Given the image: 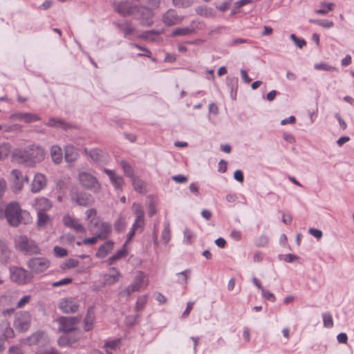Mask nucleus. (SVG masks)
<instances>
[{
  "mask_svg": "<svg viewBox=\"0 0 354 354\" xmlns=\"http://www.w3.org/2000/svg\"><path fill=\"white\" fill-rule=\"evenodd\" d=\"M46 155V150L42 146L37 144H32L24 149L19 151L16 153L15 157L19 163L32 168L37 164L43 162Z\"/></svg>",
  "mask_w": 354,
  "mask_h": 354,
  "instance_id": "nucleus-1",
  "label": "nucleus"
},
{
  "mask_svg": "<svg viewBox=\"0 0 354 354\" xmlns=\"http://www.w3.org/2000/svg\"><path fill=\"white\" fill-rule=\"evenodd\" d=\"M5 216L8 223L12 227H17L19 224H28L31 222L30 214L20 209L16 202L9 203L5 210Z\"/></svg>",
  "mask_w": 354,
  "mask_h": 354,
  "instance_id": "nucleus-2",
  "label": "nucleus"
},
{
  "mask_svg": "<svg viewBox=\"0 0 354 354\" xmlns=\"http://www.w3.org/2000/svg\"><path fill=\"white\" fill-rule=\"evenodd\" d=\"M147 281L148 279L146 274L142 272H139L134 277L133 282L120 292V296L127 297L134 292H138L145 289L147 286Z\"/></svg>",
  "mask_w": 354,
  "mask_h": 354,
  "instance_id": "nucleus-3",
  "label": "nucleus"
},
{
  "mask_svg": "<svg viewBox=\"0 0 354 354\" xmlns=\"http://www.w3.org/2000/svg\"><path fill=\"white\" fill-rule=\"evenodd\" d=\"M90 231L100 239H106L111 232V226L109 223L103 222L100 218H93L88 225Z\"/></svg>",
  "mask_w": 354,
  "mask_h": 354,
  "instance_id": "nucleus-4",
  "label": "nucleus"
},
{
  "mask_svg": "<svg viewBox=\"0 0 354 354\" xmlns=\"http://www.w3.org/2000/svg\"><path fill=\"white\" fill-rule=\"evenodd\" d=\"M17 248L21 251L26 252L30 254H39L40 248L33 241L25 235H20L15 238Z\"/></svg>",
  "mask_w": 354,
  "mask_h": 354,
  "instance_id": "nucleus-5",
  "label": "nucleus"
},
{
  "mask_svg": "<svg viewBox=\"0 0 354 354\" xmlns=\"http://www.w3.org/2000/svg\"><path fill=\"white\" fill-rule=\"evenodd\" d=\"M133 15L140 20V24L143 26H149L152 24L153 12L149 7L135 5Z\"/></svg>",
  "mask_w": 354,
  "mask_h": 354,
  "instance_id": "nucleus-6",
  "label": "nucleus"
},
{
  "mask_svg": "<svg viewBox=\"0 0 354 354\" xmlns=\"http://www.w3.org/2000/svg\"><path fill=\"white\" fill-rule=\"evenodd\" d=\"M50 261L45 257H34L28 261V266L35 274L46 271L50 266Z\"/></svg>",
  "mask_w": 354,
  "mask_h": 354,
  "instance_id": "nucleus-7",
  "label": "nucleus"
},
{
  "mask_svg": "<svg viewBox=\"0 0 354 354\" xmlns=\"http://www.w3.org/2000/svg\"><path fill=\"white\" fill-rule=\"evenodd\" d=\"M79 180L83 187L94 192H97L100 189V185L96 178L87 172H80Z\"/></svg>",
  "mask_w": 354,
  "mask_h": 354,
  "instance_id": "nucleus-8",
  "label": "nucleus"
},
{
  "mask_svg": "<svg viewBox=\"0 0 354 354\" xmlns=\"http://www.w3.org/2000/svg\"><path fill=\"white\" fill-rule=\"evenodd\" d=\"M10 274L11 280L19 284H26L31 279L27 270L19 267H11L10 268Z\"/></svg>",
  "mask_w": 354,
  "mask_h": 354,
  "instance_id": "nucleus-9",
  "label": "nucleus"
},
{
  "mask_svg": "<svg viewBox=\"0 0 354 354\" xmlns=\"http://www.w3.org/2000/svg\"><path fill=\"white\" fill-rule=\"evenodd\" d=\"M31 322V316L27 311H21L17 314L14 322L15 328L19 331L27 330Z\"/></svg>",
  "mask_w": 354,
  "mask_h": 354,
  "instance_id": "nucleus-10",
  "label": "nucleus"
},
{
  "mask_svg": "<svg viewBox=\"0 0 354 354\" xmlns=\"http://www.w3.org/2000/svg\"><path fill=\"white\" fill-rule=\"evenodd\" d=\"M79 322L80 318L75 317H60L57 319V322L59 324V330L64 333L73 330Z\"/></svg>",
  "mask_w": 354,
  "mask_h": 354,
  "instance_id": "nucleus-11",
  "label": "nucleus"
},
{
  "mask_svg": "<svg viewBox=\"0 0 354 354\" xmlns=\"http://www.w3.org/2000/svg\"><path fill=\"white\" fill-rule=\"evenodd\" d=\"M58 307L64 313H75L78 311L80 304L76 299L68 297L62 299L59 301Z\"/></svg>",
  "mask_w": 354,
  "mask_h": 354,
  "instance_id": "nucleus-12",
  "label": "nucleus"
},
{
  "mask_svg": "<svg viewBox=\"0 0 354 354\" xmlns=\"http://www.w3.org/2000/svg\"><path fill=\"white\" fill-rule=\"evenodd\" d=\"M47 185V179L44 174L37 173L30 185V192L34 194L39 193Z\"/></svg>",
  "mask_w": 354,
  "mask_h": 354,
  "instance_id": "nucleus-13",
  "label": "nucleus"
},
{
  "mask_svg": "<svg viewBox=\"0 0 354 354\" xmlns=\"http://www.w3.org/2000/svg\"><path fill=\"white\" fill-rule=\"evenodd\" d=\"M183 19V17L179 16L175 10L169 9L162 15V21L165 26H171L180 24Z\"/></svg>",
  "mask_w": 354,
  "mask_h": 354,
  "instance_id": "nucleus-14",
  "label": "nucleus"
},
{
  "mask_svg": "<svg viewBox=\"0 0 354 354\" xmlns=\"http://www.w3.org/2000/svg\"><path fill=\"white\" fill-rule=\"evenodd\" d=\"M134 6L128 1H120L114 3V8L120 15L126 17L133 15Z\"/></svg>",
  "mask_w": 354,
  "mask_h": 354,
  "instance_id": "nucleus-15",
  "label": "nucleus"
},
{
  "mask_svg": "<svg viewBox=\"0 0 354 354\" xmlns=\"http://www.w3.org/2000/svg\"><path fill=\"white\" fill-rule=\"evenodd\" d=\"M10 118L12 120L24 121L26 123L40 120L38 115L30 113H15L10 115Z\"/></svg>",
  "mask_w": 354,
  "mask_h": 354,
  "instance_id": "nucleus-16",
  "label": "nucleus"
},
{
  "mask_svg": "<svg viewBox=\"0 0 354 354\" xmlns=\"http://www.w3.org/2000/svg\"><path fill=\"white\" fill-rule=\"evenodd\" d=\"M62 221L65 226L71 228L77 232H85L84 227L74 217L71 216L70 215H65L63 217Z\"/></svg>",
  "mask_w": 354,
  "mask_h": 354,
  "instance_id": "nucleus-17",
  "label": "nucleus"
},
{
  "mask_svg": "<svg viewBox=\"0 0 354 354\" xmlns=\"http://www.w3.org/2000/svg\"><path fill=\"white\" fill-rule=\"evenodd\" d=\"M46 202L45 209H39L37 212V226L40 228H44L50 221L49 216L46 214V209H48L52 207L49 201H44Z\"/></svg>",
  "mask_w": 354,
  "mask_h": 354,
  "instance_id": "nucleus-18",
  "label": "nucleus"
},
{
  "mask_svg": "<svg viewBox=\"0 0 354 354\" xmlns=\"http://www.w3.org/2000/svg\"><path fill=\"white\" fill-rule=\"evenodd\" d=\"M118 30L124 35V37L131 39V36L136 32V28L130 21H124L117 24Z\"/></svg>",
  "mask_w": 354,
  "mask_h": 354,
  "instance_id": "nucleus-19",
  "label": "nucleus"
},
{
  "mask_svg": "<svg viewBox=\"0 0 354 354\" xmlns=\"http://www.w3.org/2000/svg\"><path fill=\"white\" fill-rule=\"evenodd\" d=\"M104 172L109 176L115 189H121L124 185L123 178L118 175L114 170L104 169Z\"/></svg>",
  "mask_w": 354,
  "mask_h": 354,
  "instance_id": "nucleus-20",
  "label": "nucleus"
},
{
  "mask_svg": "<svg viewBox=\"0 0 354 354\" xmlns=\"http://www.w3.org/2000/svg\"><path fill=\"white\" fill-rule=\"evenodd\" d=\"M195 21H192L189 26L186 27L177 28L173 30L172 37L189 35L195 32Z\"/></svg>",
  "mask_w": 354,
  "mask_h": 354,
  "instance_id": "nucleus-21",
  "label": "nucleus"
},
{
  "mask_svg": "<svg viewBox=\"0 0 354 354\" xmlns=\"http://www.w3.org/2000/svg\"><path fill=\"white\" fill-rule=\"evenodd\" d=\"M120 272L116 268H111L109 273L104 275V283L107 285H113L119 281Z\"/></svg>",
  "mask_w": 354,
  "mask_h": 354,
  "instance_id": "nucleus-22",
  "label": "nucleus"
},
{
  "mask_svg": "<svg viewBox=\"0 0 354 354\" xmlns=\"http://www.w3.org/2000/svg\"><path fill=\"white\" fill-rule=\"evenodd\" d=\"M95 319V315L94 308L93 307H90L87 310L84 319V329L85 331H89L93 328Z\"/></svg>",
  "mask_w": 354,
  "mask_h": 354,
  "instance_id": "nucleus-23",
  "label": "nucleus"
},
{
  "mask_svg": "<svg viewBox=\"0 0 354 354\" xmlns=\"http://www.w3.org/2000/svg\"><path fill=\"white\" fill-rule=\"evenodd\" d=\"M50 153L52 162L55 165H59L62 162L63 153L62 148L58 145H53L50 149Z\"/></svg>",
  "mask_w": 354,
  "mask_h": 354,
  "instance_id": "nucleus-24",
  "label": "nucleus"
},
{
  "mask_svg": "<svg viewBox=\"0 0 354 354\" xmlns=\"http://www.w3.org/2000/svg\"><path fill=\"white\" fill-rule=\"evenodd\" d=\"M78 158V153L73 145H68L64 147V159L66 162L71 163Z\"/></svg>",
  "mask_w": 354,
  "mask_h": 354,
  "instance_id": "nucleus-25",
  "label": "nucleus"
},
{
  "mask_svg": "<svg viewBox=\"0 0 354 354\" xmlns=\"http://www.w3.org/2000/svg\"><path fill=\"white\" fill-rule=\"evenodd\" d=\"M45 125L50 127L60 128L64 130H66L72 127L71 124H68L67 122L61 119L55 118H50L48 120V122L45 123Z\"/></svg>",
  "mask_w": 354,
  "mask_h": 354,
  "instance_id": "nucleus-26",
  "label": "nucleus"
},
{
  "mask_svg": "<svg viewBox=\"0 0 354 354\" xmlns=\"http://www.w3.org/2000/svg\"><path fill=\"white\" fill-rule=\"evenodd\" d=\"M114 243L112 241H108L102 245L97 253L96 257L98 258L105 257L109 252H111L113 248Z\"/></svg>",
  "mask_w": 354,
  "mask_h": 354,
  "instance_id": "nucleus-27",
  "label": "nucleus"
},
{
  "mask_svg": "<svg viewBox=\"0 0 354 354\" xmlns=\"http://www.w3.org/2000/svg\"><path fill=\"white\" fill-rule=\"evenodd\" d=\"M195 11L197 15L205 17H214L216 15L214 10L207 6H199L196 8Z\"/></svg>",
  "mask_w": 354,
  "mask_h": 354,
  "instance_id": "nucleus-28",
  "label": "nucleus"
},
{
  "mask_svg": "<svg viewBox=\"0 0 354 354\" xmlns=\"http://www.w3.org/2000/svg\"><path fill=\"white\" fill-rule=\"evenodd\" d=\"M126 245H127V243H125L123 245H122V248L119 250L115 254H113V256L110 257L108 260H107V263L109 265H113L114 263H115L118 260L122 259L123 257H124L127 252V250H126Z\"/></svg>",
  "mask_w": 354,
  "mask_h": 354,
  "instance_id": "nucleus-29",
  "label": "nucleus"
},
{
  "mask_svg": "<svg viewBox=\"0 0 354 354\" xmlns=\"http://www.w3.org/2000/svg\"><path fill=\"white\" fill-rule=\"evenodd\" d=\"M120 166L123 170L124 175L129 177L131 179V180H133L134 178L137 177L135 176L133 168L126 160H121Z\"/></svg>",
  "mask_w": 354,
  "mask_h": 354,
  "instance_id": "nucleus-30",
  "label": "nucleus"
},
{
  "mask_svg": "<svg viewBox=\"0 0 354 354\" xmlns=\"http://www.w3.org/2000/svg\"><path fill=\"white\" fill-rule=\"evenodd\" d=\"M10 249L6 242L0 239V260L6 262L10 257Z\"/></svg>",
  "mask_w": 354,
  "mask_h": 354,
  "instance_id": "nucleus-31",
  "label": "nucleus"
},
{
  "mask_svg": "<svg viewBox=\"0 0 354 354\" xmlns=\"http://www.w3.org/2000/svg\"><path fill=\"white\" fill-rule=\"evenodd\" d=\"M171 233L170 223L169 221H166L164 223V228L161 233V239L165 244H167L171 239Z\"/></svg>",
  "mask_w": 354,
  "mask_h": 354,
  "instance_id": "nucleus-32",
  "label": "nucleus"
},
{
  "mask_svg": "<svg viewBox=\"0 0 354 354\" xmlns=\"http://www.w3.org/2000/svg\"><path fill=\"white\" fill-rule=\"evenodd\" d=\"M132 185L135 190L139 193H145L147 192V185L146 183L140 179L139 177H136L133 180H131Z\"/></svg>",
  "mask_w": 354,
  "mask_h": 354,
  "instance_id": "nucleus-33",
  "label": "nucleus"
},
{
  "mask_svg": "<svg viewBox=\"0 0 354 354\" xmlns=\"http://www.w3.org/2000/svg\"><path fill=\"white\" fill-rule=\"evenodd\" d=\"M145 224V218H142V214H140V216L136 217L131 227L136 230L137 232L141 233L144 230Z\"/></svg>",
  "mask_w": 354,
  "mask_h": 354,
  "instance_id": "nucleus-34",
  "label": "nucleus"
},
{
  "mask_svg": "<svg viewBox=\"0 0 354 354\" xmlns=\"http://www.w3.org/2000/svg\"><path fill=\"white\" fill-rule=\"evenodd\" d=\"M227 84L230 87V95L233 100L236 99L238 88V78L232 77L227 80Z\"/></svg>",
  "mask_w": 354,
  "mask_h": 354,
  "instance_id": "nucleus-35",
  "label": "nucleus"
},
{
  "mask_svg": "<svg viewBox=\"0 0 354 354\" xmlns=\"http://www.w3.org/2000/svg\"><path fill=\"white\" fill-rule=\"evenodd\" d=\"M86 153H87L91 158L95 162H99L102 156V151L99 149H93L89 151L86 149H84Z\"/></svg>",
  "mask_w": 354,
  "mask_h": 354,
  "instance_id": "nucleus-36",
  "label": "nucleus"
},
{
  "mask_svg": "<svg viewBox=\"0 0 354 354\" xmlns=\"http://www.w3.org/2000/svg\"><path fill=\"white\" fill-rule=\"evenodd\" d=\"M309 22L311 24H315L319 25L323 28H330L333 27L334 23L333 21H330L328 19H309Z\"/></svg>",
  "mask_w": 354,
  "mask_h": 354,
  "instance_id": "nucleus-37",
  "label": "nucleus"
},
{
  "mask_svg": "<svg viewBox=\"0 0 354 354\" xmlns=\"http://www.w3.org/2000/svg\"><path fill=\"white\" fill-rule=\"evenodd\" d=\"M10 176L12 178V182L20 180H24L26 183L28 182V177L24 176L21 171L19 169H12L10 172Z\"/></svg>",
  "mask_w": 354,
  "mask_h": 354,
  "instance_id": "nucleus-38",
  "label": "nucleus"
},
{
  "mask_svg": "<svg viewBox=\"0 0 354 354\" xmlns=\"http://www.w3.org/2000/svg\"><path fill=\"white\" fill-rule=\"evenodd\" d=\"M322 8L315 10V12L318 15H326L333 9L334 4L333 3H322Z\"/></svg>",
  "mask_w": 354,
  "mask_h": 354,
  "instance_id": "nucleus-39",
  "label": "nucleus"
},
{
  "mask_svg": "<svg viewBox=\"0 0 354 354\" xmlns=\"http://www.w3.org/2000/svg\"><path fill=\"white\" fill-rule=\"evenodd\" d=\"M127 225L125 218L120 216L114 223L115 230L121 232L124 230Z\"/></svg>",
  "mask_w": 354,
  "mask_h": 354,
  "instance_id": "nucleus-40",
  "label": "nucleus"
},
{
  "mask_svg": "<svg viewBox=\"0 0 354 354\" xmlns=\"http://www.w3.org/2000/svg\"><path fill=\"white\" fill-rule=\"evenodd\" d=\"M174 6L178 8H188L191 6L194 1L193 0H172Z\"/></svg>",
  "mask_w": 354,
  "mask_h": 354,
  "instance_id": "nucleus-41",
  "label": "nucleus"
},
{
  "mask_svg": "<svg viewBox=\"0 0 354 354\" xmlns=\"http://www.w3.org/2000/svg\"><path fill=\"white\" fill-rule=\"evenodd\" d=\"M57 344L61 347H67L72 346V341L67 335H62L57 340Z\"/></svg>",
  "mask_w": 354,
  "mask_h": 354,
  "instance_id": "nucleus-42",
  "label": "nucleus"
},
{
  "mask_svg": "<svg viewBox=\"0 0 354 354\" xmlns=\"http://www.w3.org/2000/svg\"><path fill=\"white\" fill-rule=\"evenodd\" d=\"M323 324L326 328H332L333 326V320L330 313H324L322 314Z\"/></svg>",
  "mask_w": 354,
  "mask_h": 354,
  "instance_id": "nucleus-43",
  "label": "nucleus"
},
{
  "mask_svg": "<svg viewBox=\"0 0 354 354\" xmlns=\"http://www.w3.org/2000/svg\"><path fill=\"white\" fill-rule=\"evenodd\" d=\"M147 301V295H141L139 296L137 302L136 304V309L137 311H140L142 310Z\"/></svg>",
  "mask_w": 354,
  "mask_h": 354,
  "instance_id": "nucleus-44",
  "label": "nucleus"
},
{
  "mask_svg": "<svg viewBox=\"0 0 354 354\" xmlns=\"http://www.w3.org/2000/svg\"><path fill=\"white\" fill-rule=\"evenodd\" d=\"M1 326L5 328L3 333L5 339L10 338L13 336L14 331L7 322H2Z\"/></svg>",
  "mask_w": 354,
  "mask_h": 354,
  "instance_id": "nucleus-45",
  "label": "nucleus"
},
{
  "mask_svg": "<svg viewBox=\"0 0 354 354\" xmlns=\"http://www.w3.org/2000/svg\"><path fill=\"white\" fill-rule=\"evenodd\" d=\"M314 67L316 70L319 71H333L335 70L334 66H332L324 62L315 64Z\"/></svg>",
  "mask_w": 354,
  "mask_h": 354,
  "instance_id": "nucleus-46",
  "label": "nucleus"
},
{
  "mask_svg": "<svg viewBox=\"0 0 354 354\" xmlns=\"http://www.w3.org/2000/svg\"><path fill=\"white\" fill-rule=\"evenodd\" d=\"M131 45L133 46L136 47V48H138V50H140L141 52H143L142 53H138V57H151V51L149 49H147V48H145L143 46H141L139 44H136V43L131 44Z\"/></svg>",
  "mask_w": 354,
  "mask_h": 354,
  "instance_id": "nucleus-47",
  "label": "nucleus"
},
{
  "mask_svg": "<svg viewBox=\"0 0 354 354\" xmlns=\"http://www.w3.org/2000/svg\"><path fill=\"white\" fill-rule=\"evenodd\" d=\"M191 272L190 270H185L183 272H180L177 274V276L179 277L178 279V283L180 284H185L187 281L188 274Z\"/></svg>",
  "mask_w": 354,
  "mask_h": 354,
  "instance_id": "nucleus-48",
  "label": "nucleus"
},
{
  "mask_svg": "<svg viewBox=\"0 0 354 354\" xmlns=\"http://www.w3.org/2000/svg\"><path fill=\"white\" fill-rule=\"evenodd\" d=\"M290 38L295 43V44L299 48H303L306 44V42L304 39L297 37L295 34H291Z\"/></svg>",
  "mask_w": 354,
  "mask_h": 354,
  "instance_id": "nucleus-49",
  "label": "nucleus"
},
{
  "mask_svg": "<svg viewBox=\"0 0 354 354\" xmlns=\"http://www.w3.org/2000/svg\"><path fill=\"white\" fill-rule=\"evenodd\" d=\"M268 243V238L265 235H262L255 240V245L258 247H264Z\"/></svg>",
  "mask_w": 354,
  "mask_h": 354,
  "instance_id": "nucleus-50",
  "label": "nucleus"
},
{
  "mask_svg": "<svg viewBox=\"0 0 354 354\" xmlns=\"http://www.w3.org/2000/svg\"><path fill=\"white\" fill-rule=\"evenodd\" d=\"M261 292L262 296L265 299L269 300L271 302H274L275 301L276 297H275V296H274V295L273 293H272V292L265 290L264 288H261Z\"/></svg>",
  "mask_w": 354,
  "mask_h": 354,
  "instance_id": "nucleus-51",
  "label": "nucleus"
},
{
  "mask_svg": "<svg viewBox=\"0 0 354 354\" xmlns=\"http://www.w3.org/2000/svg\"><path fill=\"white\" fill-rule=\"evenodd\" d=\"M31 299L30 295H25L22 298L20 299V300L17 304V307L18 308H21L24 306H25L27 304L30 302Z\"/></svg>",
  "mask_w": 354,
  "mask_h": 354,
  "instance_id": "nucleus-52",
  "label": "nucleus"
},
{
  "mask_svg": "<svg viewBox=\"0 0 354 354\" xmlns=\"http://www.w3.org/2000/svg\"><path fill=\"white\" fill-rule=\"evenodd\" d=\"M231 4V0H225L221 4L217 5L216 7L218 10L221 12H225L230 8Z\"/></svg>",
  "mask_w": 354,
  "mask_h": 354,
  "instance_id": "nucleus-53",
  "label": "nucleus"
},
{
  "mask_svg": "<svg viewBox=\"0 0 354 354\" xmlns=\"http://www.w3.org/2000/svg\"><path fill=\"white\" fill-rule=\"evenodd\" d=\"M24 180L12 182V190L13 191V192L18 193L22 189L24 186Z\"/></svg>",
  "mask_w": 354,
  "mask_h": 354,
  "instance_id": "nucleus-54",
  "label": "nucleus"
},
{
  "mask_svg": "<svg viewBox=\"0 0 354 354\" xmlns=\"http://www.w3.org/2000/svg\"><path fill=\"white\" fill-rule=\"evenodd\" d=\"M282 257H283V259L286 261V262H288V263H291L297 259H299V257L297 256V255H295V254H286V255H279V258L280 259H282Z\"/></svg>",
  "mask_w": 354,
  "mask_h": 354,
  "instance_id": "nucleus-55",
  "label": "nucleus"
},
{
  "mask_svg": "<svg viewBox=\"0 0 354 354\" xmlns=\"http://www.w3.org/2000/svg\"><path fill=\"white\" fill-rule=\"evenodd\" d=\"M54 252H55V255L58 257H64L67 255L66 249L59 247V246H55L54 248Z\"/></svg>",
  "mask_w": 354,
  "mask_h": 354,
  "instance_id": "nucleus-56",
  "label": "nucleus"
},
{
  "mask_svg": "<svg viewBox=\"0 0 354 354\" xmlns=\"http://www.w3.org/2000/svg\"><path fill=\"white\" fill-rule=\"evenodd\" d=\"M35 354H60L55 348L50 347L46 349H39Z\"/></svg>",
  "mask_w": 354,
  "mask_h": 354,
  "instance_id": "nucleus-57",
  "label": "nucleus"
},
{
  "mask_svg": "<svg viewBox=\"0 0 354 354\" xmlns=\"http://www.w3.org/2000/svg\"><path fill=\"white\" fill-rule=\"evenodd\" d=\"M184 242L187 244H190L192 243V238L194 236L193 233L189 230L185 229L184 230Z\"/></svg>",
  "mask_w": 354,
  "mask_h": 354,
  "instance_id": "nucleus-58",
  "label": "nucleus"
},
{
  "mask_svg": "<svg viewBox=\"0 0 354 354\" xmlns=\"http://www.w3.org/2000/svg\"><path fill=\"white\" fill-rule=\"evenodd\" d=\"M71 278H64L53 283V287L62 286L69 284L72 282Z\"/></svg>",
  "mask_w": 354,
  "mask_h": 354,
  "instance_id": "nucleus-59",
  "label": "nucleus"
},
{
  "mask_svg": "<svg viewBox=\"0 0 354 354\" xmlns=\"http://www.w3.org/2000/svg\"><path fill=\"white\" fill-rule=\"evenodd\" d=\"M171 179L177 183H184L187 181L188 178L184 175L179 174V175L172 176Z\"/></svg>",
  "mask_w": 354,
  "mask_h": 354,
  "instance_id": "nucleus-60",
  "label": "nucleus"
},
{
  "mask_svg": "<svg viewBox=\"0 0 354 354\" xmlns=\"http://www.w3.org/2000/svg\"><path fill=\"white\" fill-rule=\"evenodd\" d=\"M119 343H120V339H114V340H112V341H110V342H106L105 344H104V346L106 347V348H111V349H116L118 346H119Z\"/></svg>",
  "mask_w": 354,
  "mask_h": 354,
  "instance_id": "nucleus-61",
  "label": "nucleus"
},
{
  "mask_svg": "<svg viewBox=\"0 0 354 354\" xmlns=\"http://www.w3.org/2000/svg\"><path fill=\"white\" fill-rule=\"evenodd\" d=\"M309 234H310L314 237L317 238V239H320L322 236L323 233L320 230L315 229V228H310L308 230Z\"/></svg>",
  "mask_w": 354,
  "mask_h": 354,
  "instance_id": "nucleus-62",
  "label": "nucleus"
},
{
  "mask_svg": "<svg viewBox=\"0 0 354 354\" xmlns=\"http://www.w3.org/2000/svg\"><path fill=\"white\" fill-rule=\"evenodd\" d=\"M96 210L95 209H89L86 210V219L90 220V221L93 218H97L96 217Z\"/></svg>",
  "mask_w": 354,
  "mask_h": 354,
  "instance_id": "nucleus-63",
  "label": "nucleus"
},
{
  "mask_svg": "<svg viewBox=\"0 0 354 354\" xmlns=\"http://www.w3.org/2000/svg\"><path fill=\"white\" fill-rule=\"evenodd\" d=\"M133 211L134 214L137 216H140V214H142V218H144V212L142 209L141 206H140L137 203H133L132 207Z\"/></svg>",
  "mask_w": 354,
  "mask_h": 354,
  "instance_id": "nucleus-64",
  "label": "nucleus"
}]
</instances>
